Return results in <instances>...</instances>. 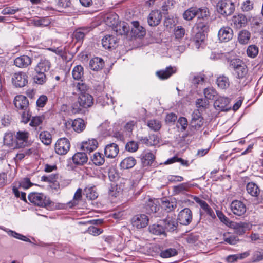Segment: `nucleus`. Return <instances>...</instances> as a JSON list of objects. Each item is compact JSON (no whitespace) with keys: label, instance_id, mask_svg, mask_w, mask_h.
<instances>
[{"label":"nucleus","instance_id":"3c124183","mask_svg":"<svg viewBox=\"0 0 263 263\" xmlns=\"http://www.w3.org/2000/svg\"><path fill=\"white\" fill-rule=\"evenodd\" d=\"M82 189L80 188L77 189L74 195L73 200L68 203L69 207L71 208L78 204L79 201L82 198Z\"/></svg>","mask_w":263,"mask_h":263},{"label":"nucleus","instance_id":"412c9836","mask_svg":"<svg viewBox=\"0 0 263 263\" xmlns=\"http://www.w3.org/2000/svg\"><path fill=\"white\" fill-rule=\"evenodd\" d=\"M119 152L118 145L114 143L107 144L104 148V154L108 158H115Z\"/></svg>","mask_w":263,"mask_h":263},{"label":"nucleus","instance_id":"72a5a7b5","mask_svg":"<svg viewBox=\"0 0 263 263\" xmlns=\"http://www.w3.org/2000/svg\"><path fill=\"white\" fill-rule=\"evenodd\" d=\"M0 229L4 230L7 232L9 236H12L15 238L23 240L24 241L31 242V241L29 238L21 234L17 233L15 231L3 228L2 226H0Z\"/></svg>","mask_w":263,"mask_h":263},{"label":"nucleus","instance_id":"c03bdc74","mask_svg":"<svg viewBox=\"0 0 263 263\" xmlns=\"http://www.w3.org/2000/svg\"><path fill=\"white\" fill-rule=\"evenodd\" d=\"M39 138L43 143L46 145H49L52 142V136L47 131L42 132L39 135Z\"/></svg>","mask_w":263,"mask_h":263},{"label":"nucleus","instance_id":"4be33fe9","mask_svg":"<svg viewBox=\"0 0 263 263\" xmlns=\"http://www.w3.org/2000/svg\"><path fill=\"white\" fill-rule=\"evenodd\" d=\"M98 143L96 139H91L83 141L81 144V148L86 153L90 154L98 147Z\"/></svg>","mask_w":263,"mask_h":263},{"label":"nucleus","instance_id":"a19ab883","mask_svg":"<svg viewBox=\"0 0 263 263\" xmlns=\"http://www.w3.org/2000/svg\"><path fill=\"white\" fill-rule=\"evenodd\" d=\"M223 240L225 242L232 245L236 244L239 241L237 236L230 232H227L223 234Z\"/></svg>","mask_w":263,"mask_h":263},{"label":"nucleus","instance_id":"a878e982","mask_svg":"<svg viewBox=\"0 0 263 263\" xmlns=\"http://www.w3.org/2000/svg\"><path fill=\"white\" fill-rule=\"evenodd\" d=\"M176 71V68L175 67L168 66L165 69L158 71L156 72L157 76L162 80H164L170 78L173 73H175Z\"/></svg>","mask_w":263,"mask_h":263},{"label":"nucleus","instance_id":"9b49d317","mask_svg":"<svg viewBox=\"0 0 263 263\" xmlns=\"http://www.w3.org/2000/svg\"><path fill=\"white\" fill-rule=\"evenodd\" d=\"M149 219L145 214H138L132 218V223L137 229L144 228L148 224Z\"/></svg>","mask_w":263,"mask_h":263},{"label":"nucleus","instance_id":"8fccbe9b","mask_svg":"<svg viewBox=\"0 0 263 263\" xmlns=\"http://www.w3.org/2000/svg\"><path fill=\"white\" fill-rule=\"evenodd\" d=\"M131 23L134 27V28L132 29V31H134L138 36H143L145 34V31L143 30V28L140 26L138 21H133Z\"/></svg>","mask_w":263,"mask_h":263},{"label":"nucleus","instance_id":"e2e57ef3","mask_svg":"<svg viewBox=\"0 0 263 263\" xmlns=\"http://www.w3.org/2000/svg\"><path fill=\"white\" fill-rule=\"evenodd\" d=\"M3 141L5 145L8 146L12 145L14 141L13 134L11 132L5 133L4 136Z\"/></svg>","mask_w":263,"mask_h":263},{"label":"nucleus","instance_id":"4468645a","mask_svg":"<svg viewBox=\"0 0 263 263\" xmlns=\"http://www.w3.org/2000/svg\"><path fill=\"white\" fill-rule=\"evenodd\" d=\"M233 36V31L229 27H223L220 29L218 37L221 42H227L230 41Z\"/></svg>","mask_w":263,"mask_h":263},{"label":"nucleus","instance_id":"5fc2aeb1","mask_svg":"<svg viewBox=\"0 0 263 263\" xmlns=\"http://www.w3.org/2000/svg\"><path fill=\"white\" fill-rule=\"evenodd\" d=\"M33 80L37 84H43L46 81L45 73L42 72H35V74L33 76Z\"/></svg>","mask_w":263,"mask_h":263},{"label":"nucleus","instance_id":"f257e3e1","mask_svg":"<svg viewBox=\"0 0 263 263\" xmlns=\"http://www.w3.org/2000/svg\"><path fill=\"white\" fill-rule=\"evenodd\" d=\"M28 198L30 202L39 206L44 207L47 209L53 206V202L43 193L32 192L28 195Z\"/></svg>","mask_w":263,"mask_h":263},{"label":"nucleus","instance_id":"79ce46f5","mask_svg":"<svg viewBox=\"0 0 263 263\" xmlns=\"http://www.w3.org/2000/svg\"><path fill=\"white\" fill-rule=\"evenodd\" d=\"M91 160L93 163L97 166L103 165L105 162V158L103 155L99 152L94 153L91 157Z\"/></svg>","mask_w":263,"mask_h":263},{"label":"nucleus","instance_id":"473e14b6","mask_svg":"<svg viewBox=\"0 0 263 263\" xmlns=\"http://www.w3.org/2000/svg\"><path fill=\"white\" fill-rule=\"evenodd\" d=\"M129 25L125 22L119 24L113 29L117 35H127L129 31Z\"/></svg>","mask_w":263,"mask_h":263},{"label":"nucleus","instance_id":"49530a36","mask_svg":"<svg viewBox=\"0 0 263 263\" xmlns=\"http://www.w3.org/2000/svg\"><path fill=\"white\" fill-rule=\"evenodd\" d=\"M250 38V33L247 30H243L241 31L238 36V39L240 43L245 44L248 43Z\"/></svg>","mask_w":263,"mask_h":263},{"label":"nucleus","instance_id":"7ed1b4c3","mask_svg":"<svg viewBox=\"0 0 263 263\" xmlns=\"http://www.w3.org/2000/svg\"><path fill=\"white\" fill-rule=\"evenodd\" d=\"M217 12L227 16L231 15L235 10V6L230 0H221L217 4Z\"/></svg>","mask_w":263,"mask_h":263},{"label":"nucleus","instance_id":"6e6d98bb","mask_svg":"<svg viewBox=\"0 0 263 263\" xmlns=\"http://www.w3.org/2000/svg\"><path fill=\"white\" fill-rule=\"evenodd\" d=\"M147 125L152 130L157 132L161 127V122L157 120H151L148 121Z\"/></svg>","mask_w":263,"mask_h":263},{"label":"nucleus","instance_id":"052dcab7","mask_svg":"<svg viewBox=\"0 0 263 263\" xmlns=\"http://www.w3.org/2000/svg\"><path fill=\"white\" fill-rule=\"evenodd\" d=\"M216 213L219 219L220 220L221 222H222L224 224L226 225H230V223L232 222V221L230 220L229 218H228L222 211L220 210H216Z\"/></svg>","mask_w":263,"mask_h":263},{"label":"nucleus","instance_id":"2eb2a0df","mask_svg":"<svg viewBox=\"0 0 263 263\" xmlns=\"http://www.w3.org/2000/svg\"><path fill=\"white\" fill-rule=\"evenodd\" d=\"M203 118L198 110H195L192 114L191 126L195 129H199L203 125Z\"/></svg>","mask_w":263,"mask_h":263},{"label":"nucleus","instance_id":"f704fd0d","mask_svg":"<svg viewBox=\"0 0 263 263\" xmlns=\"http://www.w3.org/2000/svg\"><path fill=\"white\" fill-rule=\"evenodd\" d=\"M105 22L107 25L114 29L118 23V16L116 14H110L105 18Z\"/></svg>","mask_w":263,"mask_h":263},{"label":"nucleus","instance_id":"6ab92c4d","mask_svg":"<svg viewBox=\"0 0 263 263\" xmlns=\"http://www.w3.org/2000/svg\"><path fill=\"white\" fill-rule=\"evenodd\" d=\"M118 42L117 39L113 35H106L102 40V46L106 49H115Z\"/></svg>","mask_w":263,"mask_h":263},{"label":"nucleus","instance_id":"58836bf2","mask_svg":"<svg viewBox=\"0 0 263 263\" xmlns=\"http://www.w3.org/2000/svg\"><path fill=\"white\" fill-rule=\"evenodd\" d=\"M72 77L77 80H81L84 75V68L79 65L74 66L72 71Z\"/></svg>","mask_w":263,"mask_h":263},{"label":"nucleus","instance_id":"7c9ffc66","mask_svg":"<svg viewBox=\"0 0 263 263\" xmlns=\"http://www.w3.org/2000/svg\"><path fill=\"white\" fill-rule=\"evenodd\" d=\"M88 157L86 155V153L84 152V151L77 153L72 157L73 163L77 165H82L86 163Z\"/></svg>","mask_w":263,"mask_h":263},{"label":"nucleus","instance_id":"9d476101","mask_svg":"<svg viewBox=\"0 0 263 263\" xmlns=\"http://www.w3.org/2000/svg\"><path fill=\"white\" fill-rule=\"evenodd\" d=\"M192 212L189 208H184L178 214V220L181 224L189 225L192 220Z\"/></svg>","mask_w":263,"mask_h":263},{"label":"nucleus","instance_id":"1a4fd4ad","mask_svg":"<svg viewBox=\"0 0 263 263\" xmlns=\"http://www.w3.org/2000/svg\"><path fill=\"white\" fill-rule=\"evenodd\" d=\"M230 209L234 215L238 216L244 215L247 210L245 204L238 200H235L231 203Z\"/></svg>","mask_w":263,"mask_h":263},{"label":"nucleus","instance_id":"a18cd8bd","mask_svg":"<svg viewBox=\"0 0 263 263\" xmlns=\"http://www.w3.org/2000/svg\"><path fill=\"white\" fill-rule=\"evenodd\" d=\"M97 101L101 105L104 106L106 105L113 104L112 98H109L107 94L102 95L98 97Z\"/></svg>","mask_w":263,"mask_h":263},{"label":"nucleus","instance_id":"aec40b11","mask_svg":"<svg viewBox=\"0 0 263 263\" xmlns=\"http://www.w3.org/2000/svg\"><path fill=\"white\" fill-rule=\"evenodd\" d=\"M78 100L80 105L85 108L91 106L93 103L92 96L86 92L80 93Z\"/></svg>","mask_w":263,"mask_h":263},{"label":"nucleus","instance_id":"cd10ccee","mask_svg":"<svg viewBox=\"0 0 263 263\" xmlns=\"http://www.w3.org/2000/svg\"><path fill=\"white\" fill-rule=\"evenodd\" d=\"M104 66V62L102 59L95 57L89 62L90 68L93 71H99L102 69Z\"/></svg>","mask_w":263,"mask_h":263},{"label":"nucleus","instance_id":"603ef678","mask_svg":"<svg viewBox=\"0 0 263 263\" xmlns=\"http://www.w3.org/2000/svg\"><path fill=\"white\" fill-rule=\"evenodd\" d=\"M259 49L257 46L251 45L248 46L247 50V54L251 58H255L258 54Z\"/></svg>","mask_w":263,"mask_h":263},{"label":"nucleus","instance_id":"13d9d810","mask_svg":"<svg viewBox=\"0 0 263 263\" xmlns=\"http://www.w3.org/2000/svg\"><path fill=\"white\" fill-rule=\"evenodd\" d=\"M174 35L175 38L180 40L183 37L185 33V29L182 26H176L174 29Z\"/></svg>","mask_w":263,"mask_h":263},{"label":"nucleus","instance_id":"e433bc0d","mask_svg":"<svg viewBox=\"0 0 263 263\" xmlns=\"http://www.w3.org/2000/svg\"><path fill=\"white\" fill-rule=\"evenodd\" d=\"M216 83L219 88L221 89H226L230 86V81L228 77L222 75L217 78Z\"/></svg>","mask_w":263,"mask_h":263},{"label":"nucleus","instance_id":"c9c22d12","mask_svg":"<svg viewBox=\"0 0 263 263\" xmlns=\"http://www.w3.org/2000/svg\"><path fill=\"white\" fill-rule=\"evenodd\" d=\"M136 164V160L132 157H129L123 159L120 163V167L122 169H129Z\"/></svg>","mask_w":263,"mask_h":263},{"label":"nucleus","instance_id":"6e6552de","mask_svg":"<svg viewBox=\"0 0 263 263\" xmlns=\"http://www.w3.org/2000/svg\"><path fill=\"white\" fill-rule=\"evenodd\" d=\"M28 75L24 72H18L13 74L12 82L17 87H23L28 83Z\"/></svg>","mask_w":263,"mask_h":263},{"label":"nucleus","instance_id":"a211bd4d","mask_svg":"<svg viewBox=\"0 0 263 263\" xmlns=\"http://www.w3.org/2000/svg\"><path fill=\"white\" fill-rule=\"evenodd\" d=\"M15 107L20 110H26L29 107V101L26 97L23 95L16 96L13 101Z\"/></svg>","mask_w":263,"mask_h":263},{"label":"nucleus","instance_id":"37998d69","mask_svg":"<svg viewBox=\"0 0 263 263\" xmlns=\"http://www.w3.org/2000/svg\"><path fill=\"white\" fill-rule=\"evenodd\" d=\"M73 129L77 133L82 132L85 128V124L83 119L78 118L73 120Z\"/></svg>","mask_w":263,"mask_h":263},{"label":"nucleus","instance_id":"bf43d9fd","mask_svg":"<svg viewBox=\"0 0 263 263\" xmlns=\"http://www.w3.org/2000/svg\"><path fill=\"white\" fill-rule=\"evenodd\" d=\"M44 118V117L43 116L33 117L29 123V125L31 127H37L42 124Z\"/></svg>","mask_w":263,"mask_h":263},{"label":"nucleus","instance_id":"4d7b16f0","mask_svg":"<svg viewBox=\"0 0 263 263\" xmlns=\"http://www.w3.org/2000/svg\"><path fill=\"white\" fill-rule=\"evenodd\" d=\"M205 39V34L201 32V31H198L195 36V42L196 46L197 48H199L200 45H201L202 43L204 42Z\"/></svg>","mask_w":263,"mask_h":263},{"label":"nucleus","instance_id":"338daca9","mask_svg":"<svg viewBox=\"0 0 263 263\" xmlns=\"http://www.w3.org/2000/svg\"><path fill=\"white\" fill-rule=\"evenodd\" d=\"M125 149L128 152H135L138 149V144L134 141H130L126 144Z\"/></svg>","mask_w":263,"mask_h":263},{"label":"nucleus","instance_id":"5701e85b","mask_svg":"<svg viewBox=\"0 0 263 263\" xmlns=\"http://www.w3.org/2000/svg\"><path fill=\"white\" fill-rule=\"evenodd\" d=\"M32 63V59L29 57L23 55L15 59L14 64L20 68H25Z\"/></svg>","mask_w":263,"mask_h":263},{"label":"nucleus","instance_id":"69168bd1","mask_svg":"<svg viewBox=\"0 0 263 263\" xmlns=\"http://www.w3.org/2000/svg\"><path fill=\"white\" fill-rule=\"evenodd\" d=\"M22 122L24 123L25 124L27 123L31 119V113L30 112L29 107L26 110H22Z\"/></svg>","mask_w":263,"mask_h":263},{"label":"nucleus","instance_id":"b1692460","mask_svg":"<svg viewBox=\"0 0 263 263\" xmlns=\"http://www.w3.org/2000/svg\"><path fill=\"white\" fill-rule=\"evenodd\" d=\"M142 164L143 166L152 165L155 160V156L150 151H144L140 155Z\"/></svg>","mask_w":263,"mask_h":263},{"label":"nucleus","instance_id":"c756f323","mask_svg":"<svg viewBox=\"0 0 263 263\" xmlns=\"http://www.w3.org/2000/svg\"><path fill=\"white\" fill-rule=\"evenodd\" d=\"M149 232L154 235L158 236H166V233L162 223L154 224L149 227Z\"/></svg>","mask_w":263,"mask_h":263},{"label":"nucleus","instance_id":"423d86ee","mask_svg":"<svg viewBox=\"0 0 263 263\" xmlns=\"http://www.w3.org/2000/svg\"><path fill=\"white\" fill-rule=\"evenodd\" d=\"M70 147L69 141L66 138L58 139L55 144V152L60 155H64L67 153Z\"/></svg>","mask_w":263,"mask_h":263},{"label":"nucleus","instance_id":"f8f14e48","mask_svg":"<svg viewBox=\"0 0 263 263\" xmlns=\"http://www.w3.org/2000/svg\"><path fill=\"white\" fill-rule=\"evenodd\" d=\"M160 223H162L165 231L172 232L176 230L178 226V222L175 217L168 216L166 218L160 220Z\"/></svg>","mask_w":263,"mask_h":263},{"label":"nucleus","instance_id":"f3484780","mask_svg":"<svg viewBox=\"0 0 263 263\" xmlns=\"http://www.w3.org/2000/svg\"><path fill=\"white\" fill-rule=\"evenodd\" d=\"M29 134L27 131H18L16 132L15 137L16 138V145L17 148L25 147L28 141Z\"/></svg>","mask_w":263,"mask_h":263},{"label":"nucleus","instance_id":"2f4dec72","mask_svg":"<svg viewBox=\"0 0 263 263\" xmlns=\"http://www.w3.org/2000/svg\"><path fill=\"white\" fill-rule=\"evenodd\" d=\"M229 102L228 98L219 97L215 101L214 105L217 109L222 111L226 109Z\"/></svg>","mask_w":263,"mask_h":263},{"label":"nucleus","instance_id":"ddd939ff","mask_svg":"<svg viewBox=\"0 0 263 263\" xmlns=\"http://www.w3.org/2000/svg\"><path fill=\"white\" fill-rule=\"evenodd\" d=\"M193 199L200 205V208L212 219H215L216 218V215L215 214L214 211L209 205L206 201L200 199L197 196H194Z\"/></svg>","mask_w":263,"mask_h":263},{"label":"nucleus","instance_id":"0e129e2a","mask_svg":"<svg viewBox=\"0 0 263 263\" xmlns=\"http://www.w3.org/2000/svg\"><path fill=\"white\" fill-rule=\"evenodd\" d=\"M33 184L31 182L30 179L28 178L23 179L21 181L18 182V186L22 187L25 190L28 189L32 186Z\"/></svg>","mask_w":263,"mask_h":263},{"label":"nucleus","instance_id":"774afa93","mask_svg":"<svg viewBox=\"0 0 263 263\" xmlns=\"http://www.w3.org/2000/svg\"><path fill=\"white\" fill-rule=\"evenodd\" d=\"M252 242L257 241L259 243L263 242V235L257 233L252 232L250 236Z\"/></svg>","mask_w":263,"mask_h":263},{"label":"nucleus","instance_id":"4c0bfd02","mask_svg":"<svg viewBox=\"0 0 263 263\" xmlns=\"http://www.w3.org/2000/svg\"><path fill=\"white\" fill-rule=\"evenodd\" d=\"M198 11V8L191 7L184 12L183 18L185 20L191 21L197 15Z\"/></svg>","mask_w":263,"mask_h":263},{"label":"nucleus","instance_id":"20e7f679","mask_svg":"<svg viewBox=\"0 0 263 263\" xmlns=\"http://www.w3.org/2000/svg\"><path fill=\"white\" fill-rule=\"evenodd\" d=\"M246 190L250 196L256 198L258 203L262 202L263 200L261 195L262 191L257 184L253 182L248 183L246 185Z\"/></svg>","mask_w":263,"mask_h":263},{"label":"nucleus","instance_id":"dca6fc26","mask_svg":"<svg viewBox=\"0 0 263 263\" xmlns=\"http://www.w3.org/2000/svg\"><path fill=\"white\" fill-rule=\"evenodd\" d=\"M162 18V15L160 11L153 10L147 17V23L150 26H157L160 23Z\"/></svg>","mask_w":263,"mask_h":263},{"label":"nucleus","instance_id":"bb28decb","mask_svg":"<svg viewBox=\"0 0 263 263\" xmlns=\"http://www.w3.org/2000/svg\"><path fill=\"white\" fill-rule=\"evenodd\" d=\"M50 62L46 59H41L34 68L35 72H42L45 73L48 71L50 68Z\"/></svg>","mask_w":263,"mask_h":263},{"label":"nucleus","instance_id":"09e8293b","mask_svg":"<svg viewBox=\"0 0 263 263\" xmlns=\"http://www.w3.org/2000/svg\"><path fill=\"white\" fill-rule=\"evenodd\" d=\"M177 204L175 201L165 200L162 203V207L167 212L173 211L176 208Z\"/></svg>","mask_w":263,"mask_h":263},{"label":"nucleus","instance_id":"680f3d73","mask_svg":"<svg viewBox=\"0 0 263 263\" xmlns=\"http://www.w3.org/2000/svg\"><path fill=\"white\" fill-rule=\"evenodd\" d=\"M86 197L90 200H95L98 197V193L94 187H91L86 189Z\"/></svg>","mask_w":263,"mask_h":263},{"label":"nucleus","instance_id":"0eeeda50","mask_svg":"<svg viewBox=\"0 0 263 263\" xmlns=\"http://www.w3.org/2000/svg\"><path fill=\"white\" fill-rule=\"evenodd\" d=\"M230 227L234 230L235 233L238 235H243L246 231L250 230L252 227V224L249 222H232Z\"/></svg>","mask_w":263,"mask_h":263},{"label":"nucleus","instance_id":"c85d7f7f","mask_svg":"<svg viewBox=\"0 0 263 263\" xmlns=\"http://www.w3.org/2000/svg\"><path fill=\"white\" fill-rule=\"evenodd\" d=\"M193 186V184L187 182L182 183L173 187V192L175 194H184L189 192Z\"/></svg>","mask_w":263,"mask_h":263},{"label":"nucleus","instance_id":"864d4df0","mask_svg":"<svg viewBox=\"0 0 263 263\" xmlns=\"http://www.w3.org/2000/svg\"><path fill=\"white\" fill-rule=\"evenodd\" d=\"M205 97L209 100H214L216 98L217 92L213 87H208L204 90Z\"/></svg>","mask_w":263,"mask_h":263},{"label":"nucleus","instance_id":"393cba45","mask_svg":"<svg viewBox=\"0 0 263 263\" xmlns=\"http://www.w3.org/2000/svg\"><path fill=\"white\" fill-rule=\"evenodd\" d=\"M232 21L234 27L236 28H240L245 27L247 24V18L246 16L242 14H239L237 15H234L232 17Z\"/></svg>","mask_w":263,"mask_h":263},{"label":"nucleus","instance_id":"39448f33","mask_svg":"<svg viewBox=\"0 0 263 263\" xmlns=\"http://www.w3.org/2000/svg\"><path fill=\"white\" fill-rule=\"evenodd\" d=\"M157 202L149 196L145 197L143 203V211L147 214L156 213L159 210V206Z\"/></svg>","mask_w":263,"mask_h":263},{"label":"nucleus","instance_id":"de8ad7c7","mask_svg":"<svg viewBox=\"0 0 263 263\" xmlns=\"http://www.w3.org/2000/svg\"><path fill=\"white\" fill-rule=\"evenodd\" d=\"M177 251L174 248H168L162 250L160 252V256L162 258H170L176 255Z\"/></svg>","mask_w":263,"mask_h":263},{"label":"nucleus","instance_id":"ea45409f","mask_svg":"<svg viewBox=\"0 0 263 263\" xmlns=\"http://www.w3.org/2000/svg\"><path fill=\"white\" fill-rule=\"evenodd\" d=\"M89 32V30L86 28H81L77 29L73 33L74 39L77 42H82L86 34Z\"/></svg>","mask_w":263,"mask_h":263},{"label":"nucleus","instance_id":"f03ea898","mask_svg":"<svg viewBox=\"0 0 263 263\" xmlns=\"http://www.w3.org/2000/svg\"><path fill=\"white\" fill-rule=\"evenodd\" d=\"M230 66L235 72V77L238 79L246 78L248 75V69L246 65L239 59L231 60Z\"/></svg>","mask_w":263,"mask_h":263}]
</instances>
